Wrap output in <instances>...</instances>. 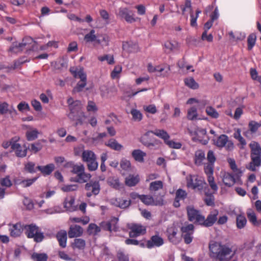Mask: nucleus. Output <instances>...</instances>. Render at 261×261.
<instances>
[{
    "instance_id": "f257e3e1",
    "label": "nucleus",
    "mask_w": 261,
    "mask_h": 261,
    "mask_svg": "<svg viewBox=\"0 0 261 261\" xmlns=\"http://www.w3.org/2000/svg\"><path fill=\"white\" fill-rule=\"evenodd\" d=\"M210 255L220 261H225L233 255L231 249L219 242L211 241L209 244Z\"/></svg>"
},
{
    "instance_id": "f03ea898",
    "label": "nucleus",
    "mask_w": 261,
    "mask_h": 261,
    "mask_svg": "<svg viewBox=\"0 0 261 261\" xmlns=\"http://www.w3.org/2000/svg\"><path fill=\"white\" fill-rule=\"evenodd\" d=\"M70 71L75 77H79L81 80L73 89V92L81 91L87 84V75L84 68L82 66H73L70 68Z\"/></svg>"
},
{
    "instance_id": "7ed1b4c3",
    "label": "nucleus",
    "mask_w": 261,
    "mask_h": 261,
    "mask_svg": "<svg viewBox=\"0 0 261 261\" xmlns=\"http://www.w3.org/2000/svg\"><path fill=\"white\" fill-rule=\"evenodd\" d=\"M35 44V42L32 38L26 37L21 42H14L10 48V51L14 53H18L24 50L30 52L34 48Z\"/></svg>"
},
{
    "instance_id": "20e7f679",
    "label": "nucleus",
    "mask_w": 261,
    "mask_h": 261,
    "mask_svg": "<svg viewBox=\"0 0 261 261\" xmlns=\"http://www.w3.org/2000/svg\"><path fill=\"white\" fill-rule=\"evenodd\" d=\"M67 103L70 111L68 117L70 119L79 120V116L81 115L85 117L84 114L79 111L82 105L81 101L79 100L74 101L72 98L69 97L67 99Z\"/></svg>"
},
{
    "instance_id": "39448f33",
    "label": "nucleus",
    "mask_w": 261,
    "mask_h": 261,
    "mask_svg": "<svg viewBox=\"0 0 261 261\" xmlns=\"http://www.w3.org/2000/svg\"><path fill=\"white\" fill-rule=\"evenodd\" d=\"M187 186L194 190H201L206 185L203 177L196 175H189L186 177Z\"/></svg>"
},
{
    "instance_id": "423d86ee",
    "label": "nucleus",
    "mask_w": 261,
    "mask_h": 261,
    "mask_svg": "<svg viewBox=\"0 0 261 261\" xmlns=\"http://www.w3.org/2000/svg\"><path fill=\"white\" fill-rule=\"evenodd\" d=\"M26 234L28 238H34L36 242H40L44 238L42 232L40 231L39 228L35 225L31 224L25 226Z\"/></svg>"
},
{
    "instance_id": "0eeeda50",
    "label": "nucleus",
    "mask_w": 261,
    "mask_h": 261,
    "mask_svg": "<svg viewBox=\"0 0 261 261\" xmlns=\"http://www.w3.org/2000/svg\"><path fill=\"white\" fill-rule=\"evenodd\" d=\"M193 139L194 141H197L203 144H206L208 142V138L206 135V131L205 129L197 127L191 132Z\"/></svg>"
},
{
    "instance_id": "6e6552de",
    "label": "nucleus",
    "mask_w": 261,
    "mask_h": 261,
    "mask_svg": "<svg viewBox=\"0 0 261 261\" xmlns=\"http://www.w3.org/2000/svg\"><path fill=\"white\" fill-rule=\"evenodd\" d=\"M187 210L189 220L201 225V222H203V216L200 214L199 212L192 206H188Z\"/></svg>"
},
{
    "instance_id": "1a4fd4ad",
    "label": "nucleus",
    "mask_w": 261,
    "mask_h": 261,
    "mask_svg": "<svg viewBox=\"0 0 261 261\" xmlns=\"http://www.w3.org/2000/svg\"><path fill=\"white\" fill-rule=\"evenodd\" d=\"M116 15L118 17L124 19L128 23H133L136 21L134 14L126 8H120Z\"/></svg>"
},
{
    "instance_id": "9d476101",
    "label": "nucleus",
    "mask_w": 261,
    "mask_h": 261,
    "mask_svg": "<svg viewBox=\"0 0 261 261\" xmlns=\"http://www.w3.org/2000/svg\"><path fill=\"white\" fill-rule=\"evenodd\" d=\"M85 189L88 191L87 196H91L92 194L97 195L100 191V185L98 181H91L85 185Z\"/></svg>"
},
{
    "instance_id": "9b49d317",
    "label": "nucleus",
    "mask_w": 261,
    "mask_h": 261,
    "mask_svg": "<svg viewBox=\"0 0 261 261\" xmlns=\"http://www.w3.org/2000/svg\"><path fill=\"white\" fill-rule=\"evenodd\" d=\"M215 144L219 147L226 146L227 149L231 150L233 148V144L228 141V138L226 135H221L216 141H215Z\"/></svg>"
},
{
    "instance_id": "f8f14e48",
    "label": "nucleus",
    "mask_w": 261,
    "mask_h": 261,
    "mask_svg": "<svg viewBox=\"0 0 261 261\" xmlns=\"http://www.w3.org/2000/svg\"><path fill=\"white\" fill-rule=\"evenodd\" d=\"M24 229V226L21 223L10 224L9 230L10 234L13 237H17L21 235Z\"/></svg>"
},
{
    "instance_id": "ddd939ff",
    "label": "nucleus",
    "mask_w": 261,
    "mask_h": 261,
    "mask_svg": "<svg viewBox=\"0 0 261 261\" xmlns=\"http://www.w3.org/2000/svg\"><path fill=\"white\" fill-rule=\"evenodd\" d=\"M23 127L27 130L25 136L28 141H33L38 138L39 132L37 128L27 125H23Z\"/></svg>"
},
{
    "instance_id": "4468645a",
    "label": "nucleus",
    "mask_w": 261,
    "mask_h": 261,
    "mask_svg": "<svg viewBox=\"0 0 261 261\" xmlns=\"http://www.w3.org/2000/svg\"><path fill=\"white\" fill-rule=\"evenodd\" d=\"M178 227L177 225L173 224L167 230L169 239L173 243L176 244L179 242L180 238L176 236Z\"/></svg>"
},
{
    "instance_id": "2eb2a0df",
    "label": "nucleus",
    "mask_w": 261,
    "mask_h": 261,
    "mask_svg": "<svg viewBox=\"0 0 261 261\" xmlns=\"http://www.w3.org/2000/svg\"><path fill=\"white\" fill-rule=\"evenodd\" d=\"M130 229L129 236L130 237H137L144 234L146 232L145 227L139 224L131 225Z\"/></svg>"
},
{
    "instance_id": "dca6fc26",
    "label": "nucleus",
    "mask_w": 261,
    "mask_h": 261,
    "mask_svg": "<svg viewBox=\"0 0 261 261\" xmlns=\"http://www.w3.org/2000/svg\"><path fill=\"white\" fill-rule=\"evenodd\" d=\"M187 118L190 120L207 119L205 117L199 116L197 108L193 106H191L187 111Z\"/></svg>"
},
{
    "instance_id": "f3484780",
    "label": "nucleus",
    "mask_w": 261,
    "mask_h": 261,
    "mask_svg": "<svg viewBox=\"0 0 261 261\" xmlns=\"http://www.w3.org/2000/svg\"><path fill=\"white\" fill-rule=\"evenodd\" d=\"M166 51L170 53L178 50L180 48V44L175 40H167L164 44Z\"/></svg>"
},
{
    "instance_id": "a211bd4d",
    "label": "nucleus",
    "mask_w": 261,
    "mask_h": 261,
    "mask_svg": "<svg viewBox=\"0 0 261 261\" xmlns=\"http://www.w3.org/2000/svg\"><path fill=\"white\" fill-rule=\"evenodd\" d=\"M164 244L163 239L159 236L155 235L152 236L150 240L148 241L146 246L148 248L154 247H160Z\"/></svg>"
},
{
    "instance_id": "6ab92c4d",
    "label": "nucleus",
    "mask_w": 261,
    "mask_h": 261,
    "mask_svg": "<svg viewBox=\"0 0 261 261\" xmlns=\"http://www.w3.org/2000/svg\"><path fill=\"white\" fill-rule=\"evenodd\" d=\"M218 215V211L214 210L211 212L206 219H205V218L203 216V222H201V225H203L205 226H212L216 222Z\"/></svg>"
},
{
    "instance_id": "aec40b11",
    "label": "nucleus",
    "mask_w": 261,
    "mask_h": 261,
    "mask_svg": "<svg viewBox=\"0 0 261 261\" xmlns=\"http://www.w3.org/2000/svg\"><path fill=\"white\" fill-rule=\"evenodd\" d=\"M83 229L77 225H71L68 231V236L70 238L80 237L83 233Z\"/></svg>"
},
{
    "instance_id": "412c9836",
    "label": "nucleus",
    "mask_w": 261,
    "mask_h": 261,
    "mask_svg": "<svg viewBox=\"0 0 261 261\" xmlns=\"http://www.w3.org/2000/svg\"><path fill=\"white\" fill-rule=\"evenodd\" d=\"M91 177L90 174L86 173L84 171L79 174L76 177H71L70 181L79 183H84L89 180Z\"/></svg>"
},
{
    "instance_id": "4be33fe9",
    "label": "nucleus",
    "mask_w": 261,
    "mask_h": 261,
    "mask_svg": "<svg viewBox=\"0 0 261 261\" xmlns=\"http://www.w3.org/2000/svg\"><path fill=\"white\" fill-rule=\"evenodd\" d=\"M111 203L113 205L120 208H125L129 206L130 204V201L129 200H127L119 197L115 199H112L111 200Z\"/></svg>"
},
{
    "instance_id": "5701e85b",
    "label": "nucleus",
    "mask_w": 261,
    "mask_h": 261,
    "mask_svg": "<svg viewBox=\"0 0 261 261\" xmlns=\"http://www.w3.org/2000/svg\"><path fill=\"white\" fill-rule=\"evenodd\" d=\"M12 149L15 151L17 156L24 157L27 155V149L26 147L21 146L17 142L12 144Z\"/></svg>"
},
{
    "instance_id": "b1692460",
    "label": "nucleus",
    "mask_w": 261,
    "mask_h": 261,
    "mask_svg": "<svg viewBox=\"0 0 261 261\" xmlns=\"http://www.w3.org/2000/svg\"><path fill=\"white\" fill-rule=\"evenodd\" d=\"M205 160V152L202 150L195 151L194 156V163L197 166H201Z\"/></svg>"
},
{
    "instance_id": "393cba45",
    "label": "nucleus",
    "mask_w": 261,
    "mask_h": 261,
    "mask_svg": "<svg viewBox=\"0 0 261 261\" xmlns=\"http://www.w3.org/2000/svg\"><path fill=\"white\" fill-rule=\"evenodd\" d=\"M222 181L225 185L228 187L232 186L236 182L234 178L229 173L221 172Z\"/></svg>"
},
{
    "instance_id": "a878e982",
    "label": "nucleus",
    "mask_w": 261,
    "mask_h": 261,
    "mask_svg": "<svg viewBox=\"0 0 261 261\" xmlns=\"http://www.w3.org/2000/svg\"><path fill=\"white\" fill-rule=\"evenodd\" d=\"M186 103L189 105H193L194 104H197L198 107L200 109L203 108L205 106L208 104V101L206 99H198L195 98H190L187 101Z\"/></svg>"
},
{
    "instance_id": "bb28decb",
    "label": "nucleus",
    "mask_w": 261,
    "mask_h": 261,
    "mask_svg": "<svg viewBox=\"0 0 261 261\" xmlns=\"http://www.w3.org/2000/svg\"><path fill=\"white\" fill-rule=\"evenodd\" d=\"M110 42V37L107 34H100L97 36L96 44L100 45L102 47L108 46Z\"/></svg>"
},
{
    "instance_id": "cd10ccee",
    "label": "nucleus",
    "mask_w": 261,
    "mask_h": 261,
    "mask_svg": "<svg viewBox=\"0 0 261 261\" xmlns=\"http://www.w3.org/2000/svg\"><path fill=\"white\" fill-rule=\"evenodd\" d=\"M74 198L72 197H68L65 199L64 206L67 211L73 212L76 210V207L74 205Z\"/></svg>"
},
{
    "instance_id": "c85d7f7f",
    "label": "nucleus",
    "mask_w": 261,
    "mask_h": 261,
    "mask_svg": "<svg viewBox=\"0 0 261 261\" xmlns=\"http://www.w3.org/2000/svg\"><path fill=\"white\" fill-rule=\"evenodd\" d=\"M132 155L134 160L139 163H143L144 157L146 155L145 152L140 149H135L132 152Z\"/></svg>"
},
{
    "instance_id": "c756f323",
    "label": "nucleus",
    "mask_w": 261,
    "mask_h": 261,
    "mask_svg": "<svg viewBox=\"0 0 261 261\" xmlns=\"http://www.w3.org/2000/svg\"><path fill=\"white\" fill-rule=\"evenodd\" d=\"M82 159L83 162L87 163L94 159H96V156L95 154L92 151L86 150L83 152Z\"/></svg>"
},
{
    "instance_id": "7c9ffc66",
    "label": "nucleus",
    "mask_w": 261,
    "mask_h": 261,
    "mask_svg": "<svg viewBox=\"0 0 261 261\" xmlns=\"http://www.w3.org/2000/svg\"><path fill=\"white\" fill-rule=\"evenodd\" d=\"M105 144L106 146L109 147L111 149L116 151H120L123 148L122 145L119 143L116 140L113 139H111L108 142H106Z\"/></svg>"
},
{
    "instance_id": "2f4dec72",
    "label": "nucleus",
    "mask_w": 261,
    "mask_h": 261,
    "mask_svg": "<svg viewBox=\"0 0 261 261\" xmlns=\"http://www.w3.org/2000/svg\"><path fill=\"white\" fill-rule=\"evenodd\" d=\"M140 180L138 175H129L125 178V184L129 186L132 187L137 184Z\"/></svg>"
},
{
    "instance_id": "473e14b6",
    "label": "nucleus",
    "mask_w": 261,
    "mask_h": 261,
    "mask_svg": "<svg viewBox=\"0 0 261 261\" xmlns=\"http://www.w3.org/2000/svg\"><path fill=\"white\" fill-rule=\"evenodd\" d=\"M57 238L60 245L64 248L66 246L67 242V233L64 230L59 231L57 234Z\"/></svg>"
},
{
    "instance_id": "72a5a7b5",
    "label": "nucleus",
    "mask_w": 261,
    "mask_h": 261,
    "mask_svg": "<svg viewBox=\"0 0 261 261\" xmlns=\"http://www.w3.org/2000/svg\"><path fill=\"white\" fill-rule=\"evenodd\" d=\"M37 169L41 171L43 175L50 174L55 169V165L53 164H49L46 166H38Z\"/></svg>"
},
{
    "instance_id": "f704fd0d",
    "label": "nucleus",
    "mask_w": 261,
    "mask_h": 261,
    "mask_svg": "<svg viewBox=\"0 0 261 261\" xmlns=\"http://www.w3.org/2000/svg\"><path fill=\"white\" fill-rule=\"evenodd\" d=\"M149 133H152L156 136L163 139L165 142L169 139V136L168 133L163 129H156L154 131L148 132L145 135H148Z\"/></svg>"
},
{
    "instance_id": "c9c22d12",
    "label": "nucleus",
    "mask_w": 261,
    "mask_h": 261,
    "mask_svg": "<svg viewBox=\"0 0 261 261\" xmlns=\"http://www.w3.org/2000/svg\"><path fill=\"white\" fill-rule=\"evenodd\" d=\"M260 156L261 155H251L252 162L249 165V169L254 171L256 167L259 166L260 164Z\"/></svg>"
},
{
    "instance_id": "e433bc0d",
    "label": "nucleus",
    "mask_w": 261,
    "mask_h": 261,
    "mask_svg": "<svg viewBox=\"0 0 261 261\" xmlns=\"http://www.w3.org/2000/svg\"><path fill=\"white\" fill-rule=\"evenodd\" d=\"M184 83L185 85L190 89L195 90L199 88V84L192 77L185 78Z\"/></svg>"
},
{
    "instance_id": "4c0bfd02",
    "label": "nucleus",
    "mask_w": 261,
    "mask_h": 261,
    "mask_svg": "<svg viewBox=\"0 0 261 261\" xmlns=\"http://www.w3.org/2000/svg\"><path fill=\"white\" fill-rule=\"evenodd\" d=\"M230 39L233 41L243 40L245 38V34L240 32H233L230 31L228 33Z\"/></svg>"
},
{
    "instance_id": "58836bf2",
    "label": "nucleus",
    "mask_w": 261,
    "mask_h": 261,
    "mask_svg": "<svg viewBox=\"0 0 261 261\" xmlns=\"http://www.w3.org/2000/svg\"><path fill=\"white\" fill-rule=\"evenodd\" d=\"M249 146L251 150V155H261V148L257 142L252 141Z\"/></svg>"
},
{
    "instance_id": "ea45409f",
    "label": "nucleus",
    "mask_w": 261,
    "mask_h": 261,
    "mask_svg": "<svg viewBox=\"0 0 261 261\" xmlns=\"http://www.w3.org/2000/svg\"><path fill=\"white\" fill-rule=\"evenodd\" d=\"M118 220L116 218H114L111 222H105L102 223L101 226L105 229L109 231H112L115 228V224L117 223Z\"/></svg>"
},
{
    "instance_id": "a19ab883",
    "label": "nucleus",
    "mask_w": 261,
    "mask_h": 261,
    "mask_svg": "<svg viewBox=\"0 0 261 261\" xmlns=\"http://www.w3.org/2000/svg\"><path fill=\"white\" fill-rule=\"evenodd\" d=\"M256 41V36L255 34H251L247 38V49L250 51L255 46Z\"/></svg>"
},
{
    "instance_id": "79ce46f5",
    "label": "nucleus",
    "mask_w": 261,
    "mask_h": 261,
    "mask_svg": "<svg viewBox=\"0 0 261 261\" xmlns=\"http://www.w3.org/2000/svg\"><path fill=\"white\" fill-rule=\"evenodd\" d=\"M137 45L132 41H125L123 42L122 48L127 52L134 51L136 48Z\"/></svg>"
},
{
    "instance_id": "37998d69",
    "label": "nucleus",
    "mask_w": 261,
    "mask_h": 261,
    "mask_svg": "<svg viewBox=\"0 0 261 261\" xmlns=\"http://www.w3.org/2000/svg\"><path fill=\"white\" fill-rule=\"evenodd\" d=\"M85 241L82 239H75L71 244L73 249H83L85 247Z\"/></svg>"
},
{
    "instance_id": "c03bdc74",
    "label": "nucleus",
    "mask_w": 261,
    "mask_h": 261,
    "mask_svg": "<svg viewBox=\"0 0 261 261\" xmlns=\"http://www.w3.org/2000/svg\"><path fill=\"white\" fill-rule=\"evenodd\" d=\"M205 112L208 116L212 118L217 119L219 117V113L212 106L206 107Z\"/></svg>"
},
{
    "instance_id": "a18cd8bd",
    "label": "nucleus",
    "mask_w": 261,
    "mask_h": 261,
    "mask_svg": "<svg viewBox=\"0 0 261 261\" xmlns=\"http://www.w3.org/2000/svg\"><path fill=\"white\" fill-rule=\"evenodd\" d=\"M163 187V183L161 180H156L151 182L149 185V190L151 192H155Z\"/></svg>"
},
{
    "instance_id": "49530a36",
    "label": "nucleus",
    "mask_w": 261,
    "mask_h": 261,
    "mask_svg": "<svg viewBox=\"0 0 261 261\" xmlns=\"http://www.w3.org/2000/svg\"><path fill=\"white\" fill-rule=\"evenodd\" d=\"M248 219L254 225L259 226L261 225V220H257L256 216L254 212L250 211L247 213Z\"/></svg>"
},
{
    "instance_id": "de8ad7c7",
    "label": "nucleus",
    "mask_w": 261,
    "mask_h": 261,
    "mask_svg": "<svg viewBox=\"0 0 261 261\" xmlns=\"http://www.w3.org/2000/svg\"><path fill=\"white\" fill-rule=\"evenodd\" d=\"M100 95L102 97L108 98L112 95V89L108 88L105 85H102L100 87Z\"/></svg>"
},
{
    "instance_id": "09e8293b",
    "label": "nucleus",
    "mask_w": 261,
    "mask_h": 261,
    "mask_svg": "<svg viewBox=\"0 0 261 261\" xmlns=\"http://www.w3.org/2000/svg\"><path fill=\"white\" fill-rule=\"evenodd\" d=\"M227 161L233 173L237 176H240L242 174V171L237 168L235 161L233 159L229 158Z\"/></svg>"
},
{
    "instance_id": "8fccbe9b",
    "label": "nucleus",
    "mask_w": 261,
    "mask_h": 261,
    "mask_svg": "<svg viewBox=\"0 0 261 261\" xmlns=\"http://www.w3.org/2000/svg\"><path fill=\"white\" fill-rule=\"evenodd\" d=\"M122 67L121 65H116L111 73V76L113 79H118L121 75Z\"/></svg>"
},
{
    "instance_id": "3c124183",
    "label": "nucleus",
    "mask_w": 261,
    "mask_h": 261,
    "mask_svg": "<svg viewBox=\"0 0 261 261\" xmlns=\"http://www.w3.org/2000/svg\"><path fill=\"white\" fill-rule=\"evenodd\" d=\"M108 182L110 186L116 189H119L121 187V184L117 177H110L108 179Z\"/></svg>"
},
{
    "instance_id": "603ef678",
    "label": "nucleus",
    "mask_w": 261,
    "mask_h": 261,
    "mask_svg": "<svg viewBox=\"0 0 261 261\" xmlns=\"http://www.w3.org/2000/svg\"><path fill=\"white\" fill-rule=\"evenodd\" d=\"M98 60L101 62L107 61L109 65H112L115 63L113 56L110 54L99 56Z\"/></svg>"
},
{
    "instance_id": "864d4df0",
    "label": "nucleus",
    "mask_w": 261,
    "mask_h": 261,
    "mask_svg": "<svg viewBox=\"0 0 261 261\" xmlns=\"http://www.w3.org/2000/svg\"><path fill=\"white\" fill-rule=\"evenodd\" d=\"M84 39L87 42H95L96 43L97 36L95 35V31L91 30L89 33L85 36Z\"/></svg>"
},
{
    "instance_id": "5fc2aeb1",
    "label": "nucleus",
    "mask_w": 261,
    "mask_h": 261,
    "mask_svg": "<svg viewBox=\"0 0 261 261\" xmlns=\"http://www.w3.org/2000/svg\"><path fill=\"white\" fill-rule=\"evenodd\" d=\"M130 114L132 115L133 120L135 121H140L142 119V114L137 109H132Z\"/></svg>"
},
{
    "instance_id": "6e6d98bb",
    "label": "nucleus",
    "mask_w": 261,
    "mask_h": 261,
    "mask_svg": "<svg viewBox=\"0 0 261 261\" xmlns=\"http://www.w3.org/2000/svg\"><path fill=\"white\" fill-rule=\"evenodd\" d=\"M261 127V121L259 122L253 120L250 121L248 123V127L252 133H256L259 127Z\"/></svg>"
},
{
    "instance_id": "4d7b16f0",
    "label": "nucleus",
    "mask_w": 261,
    "mask_h": 261,
    "mask_svg": "<svg viewBox=\"0 0 261 261\" xmlns=\"http://www.w3.org/2000/svg\"><path fill=\"white\" fill-rule=\"evenodd\" d=\"M182 10V14L186 15V18H188V16L186 14V12H188L190 14L192 13V10L191 8V4L190 1L187 0L184 5L181 6Z\"/></svg>"
},
{
    "instance_id": "13d9d810",
    "label": "nucleus",
    "mask_w": 261,
    "mask_h": 261,
    "mask_svg": "<svg viewBox=\"0 0 261 261\" xmlns=\"http://www.w3.org/2000/svg\"><path fill=\"white\" fill-rule=\"evenodd\" d=\"M0 184L2 187L6 188L11 187L12 185V182L10 179V176L7 175L5 177L1 178L0 179Z\"/></svg>"
},
{
    "instance_id": "bf43d9fd",
    "label": "nucleus",
    "mask_w": 261,
    "mask_h": 261,
    "mask_svg": "<svg viewBox=\"0 0 261 261\" xmlns=\"http://www.w3.org/2000/svg\"><path fill=\"white\" fill-rule=\"evenodd\" d=\"M140 200L146 205H153V197L152 196L142 195Z\"/></svg>"
},
{
    "instance_id": "052dcab7",
    "label": "nucleus",
    "mask_w": 261,
    "mask_h": 261,
    "mask_svg": "<svg viewBox=\"0 0 261 261\" xmlns=\"http://www.w3.org/2000/svg\"><path fill=\"white\" fill-rule=\"evenodd\" d=\"M99 14L101 18L102 19L104 24L107 25L110 23V15L108 12L105 10H100Z\"/></svg>"
},
{
    "instance_id": "680f3d73",
    "label": "nucleus",
    "mask_w": 261,
    "mask_h": 261,
    "mask_svg": "<svg viewBox=\"0 0 261 261\" xmlns=\"http://www.w3.org/2000/svg\"><path fill=\"white\" fill-rule=\"evenodd\" d=\"M143 108L145 112L151 114H154L158 111L156 106L153 104L145 105Z\"/></svg>"
},
{
    "instance_id": "e2e57ef3",
    "label": "nucleus",
    "mask_w": 261,
    "mask_h": 261,
    "mask_svg": "<svg viewBox=\"0 0 261 261\" xmlns=\"http://www.w3.org/2000/svg\"><path fill=\"white\" fill-rule=\"evenodd\" d=\"M77 188V185H64L61 187V189L64 192H69L76 191Z\"/></svg>"
},
{
    "instance_id": "0e129e2a",
    "label": "nucleus",
    "mask_w": 261,
    "mask_h": 261,
    "mask_svg": "<svg viewBox=\"0 0 261 261\" xmlns=\"http://www.w3.org/2000/svg\"><path fill=\"white\" fill-rule=\"evenodd\" d=\"M204 170L207 177L213 176L214 172V164L212 163H207L204 165Z\"/></svg>"
},
{
    "instance_id": "69168bd1",
    "label": "nucleus",
    "mask_w": 261,
    "mask_h": 261,
    "mask_svg": "<svg viewBox=\"0 0 261 261\" xmlns=\"http://www.w3.org/2000/svg\"><path fill=\"white\" fill-rule=\"evenodd\" d=\"M35 261H47V256L45 253H34L32 255Z\"/></svg>"
},
{
    "instance_id": "338daca9",
    "label": "nucleus",
    "mask_w": 261,
    "mask_h": 261,
    "mask_svg": "<svg viewBox=\"0 0 261 261\" xmlns=\"http://www.w3.org/2000/svg\"><path fill=\"white\" fill-rule=\"evenodd\" d=\"M120 167L122 170L129 171L131 168V163L129 160L122 159L120 161Z\"/></svg>"
},
{
    "instance_id": "774afa93",
    "label": "nucleus",
    "mask_w": 261,
    "mask_h": 261,
    "mask_svg": "<svg viewBox=\"0 0 261 261\" xmlns=\"http://www.w3.org/2000/svg\"><path fill=\"white\" fill-rule=\"evenodd\" d=\"M246 219L244 216L239 215L237 218V225L239 228H243L246 224Z\"/></svg>"
}]
</instances>
